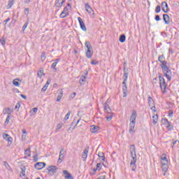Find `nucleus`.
Returning a JSON list of instances; mask_svg holds the SVG:
<instances>
[{
  "label": "nucleus",
  "mask_w": 179,
  "mask_h": 179,
  "mask_svg": "<svg viewBox=\"0 0 179 179\" xmlns=\"http://www.w3.org/2000/svg\"><path fill=\"white\" fill-rule=\"evenodd\" d=\"M136 110H133L129 120V134H135V124H136Z\"/></svg>",
  "instance_id": "nucleus-1"
},
{
  "label": "nucleus",
  "mask_w": 179,
  "mask_h": 179,
  "mask_svg": "<svg viewBox=\"0 0 179 179\" xmlns=\"http://www.w3.org/2000/svg\"><path fill=\"white\" fill-rule=\"evenodd\" d=\"M130 153L131 160L130 164H136V148H135V145H130Z\"/></svg>",
  "instance_id": "nucleus-2"
},
{
  "label": "nucleus",
  "mask_w": 179,
  "mask_h": 179,
  "mask_svg": "<svg viewBox=\"0 0 179 179\" xmlns=\"http://www.w3.org/2000/svg\"><path fill=\"white\" fill-rule=\"evenodd\" d=\"M159 86L161 87V90L163 93H166V89H167V84H166V80L163 76H159Z\"/></svg>",
  "instance_id": "nucleus-3"
},
{
  "label": "nucleus",
  "mask_w": 179,
  "mask_h": 179,
  "mask_svg": "<svg viewBox=\"0 0 179 179\" xmlns=\"http://www.w3.org/2000/svg\"><path fill=\"white\" fill-rule=\"evenodd\" d=\"M162 69L165 73V76L168 79V81L170 82L171 80V70L167 67V65L162 67Z\"/></svg>",
  "instance_id": "nucleus-4"
},
{
  "label": "nucleus",
  "mask_w": 179,
  "mask_h": 179,
  "mask_svg": "<svg viewBox=\"0 0 179 179\" xmlns=\"http://www.w3.org/2000/svg\"><path fill=\"white\" fill-rule=\"evenodd\" d=\"M58 171V168L56 166H50L46 169V173L49 176H54Z\"/></svg>",
  "instance_id": "nucleus-5"
},
{
  "label": "nucleus",
  "mask_w": 179,
  "mask_h": 179,
  "mask_svg": "<svg viewBox=\"0 0 179 179\" xmlns=\"http://www.w3.org/2000/svg\"><path fill=\"white\" fill-rule=\"evenodd\" d=\"M162 122L164 125H166V128L168 129V131H173V129H174V127H173L171 122H169V120L166 118L162 119Z\"/></svg>",
  "instance_id": "nucleus-6"
},
{
  "label": "nucleus",
  "mask_w": 179,
  "mask_h": 179,
  "mask_svg": "<svg viewBox=\"0 0 179 179\" xmlns=\"http://www.w3.org/2000/svg\"><path fill=\"white\" fill-rule=\"evenodd\" d=\"M65 155H66V152L64 150V148H62V150L59 152V159L57 161V163L59 164H61V163L64 162V159L65 158Z\"/></svg>",
  "instance_id": "nucleus-7"
},
{
  "label": "nucleus",
  "mask_w": 179,
  "mask_h": 179,
  "mask_svg": "<svg viewBox=\"0 0 179 179\" xmlns=\"http://www.w3.org/2000/svg\"><path fill=\"white\" fill-rule=\"evenodd\" d=\"M85 10H87V13H89V15H91L92 17H94V11L93 10V8H92L90 5L87 3L85 4Z\"/></svg>",
  "instance_id": "nucleus-8"
},
{
  "label": "nucleus",
  "mask_w": 179,
  "mask_h": 179,
  "mask_svg": "<svg viewBox=\"0 0 179 179\" xmlns=\"http://www.w3.org/2000/svg\"><path fill=\"white\" fill-rule=\"evenodd\" d=\"M166 57H164V55H162L159 56L158 61L159 62H161V68H163V66H166L167 65V62L165 61Z\"/></svg>",
  "instance_id": "nucleus-9"
},
{
  "label": "nucleus",
  "mask_w": 179,
  "mask_h": 179,
  "mask_svg": "<svg viewBox=\"0 0 179 179\" xmlns=\"http://www.w3.org/2000/svg\"><path fill=\"white\" fill-rule=\"evenodd\" d=\"M148 101L149 106L151 108V110H152V111L156 112V110H155L156 108V106H155V101H153L152 96H148Z\"/></svg>",
  "instance_id": "nucleus-10"
},
{
  "label": "nucleus",
  "mask_w": 179,
  "mask_h": 179,
  "mask_svg": "<svg viewBox=\"0 0 179 179\" xmlns=\"http://www.w3.org/2000/svg\"><path fill=\"white\" fill-rule=\"evenodd\" d=\"M78 20L79 22L80 29H82L83 31H86L87 29H86V25L85 24V22H83V20H82V17H78Z\"/></svg>",
  "instance_id": "nucleus-11"
},
{
  "label": "nucleus",
  "mask_w": 179,
  "mask_h": 179,
  "mask_svg": "<svg viewBox=\"0 0 179 179\" xmlns=\"http://www.w3.org/2000/svg\"><path fill=\"white\" fill-rule=\"evenodd\" d=\"M88 155H89V148H85L82 155V159L83 162H86V160H87Z\"/></svg>",
  "instance_id": "nucleus-12"
},
{
  "label": "nucleus",
  "mask_w": 179,
  "mask_h": 179,
  "mask_svg": "<svg viewBox=\"0 0 179 179\" xmlns=\"http://www.w3.org/2000/svg\"><path fill=\"white\" fill-rule=\"evenodd\" d=\"M45 166L46 164L45 162H38L35 164V169L36 170H41V169H44Z\"/></svg>",
  "instance_id": "nucleus-13"
},
{
  "label": "nucleus",
  "mask_w": 179,
  "mask_h": 179,
  "mask_svg": "<svg viewBox=\"0 0 179 179\" xmlns=\"http://www.w3.org/2000/svg\"><path fill=\"white\" fill-rule=\"evenodd\" d=\"M161 5L163 12H164V13H167L169 10L167 3L166 1H163Z\"/></svg>",
  "instance_id": "nucleus-14"
},
{
  "label": "nucleus",
  "mask_w": 179,
  "mask_h": 179,
  "mask_svg": "<svg viewBox=\"0 0 179 179\" xmlns=\"http://www.w3.org/2000/svg\"><path fill=\"white\" fill-rule=\"evenodd\" d=\"M124 74H123V83L122 85H125V82L128 80V70L124 67L123 69Z\"/></svg>",
  "instance_id": "nucleus-15"
},
{
  "label": "nucleus",
  "mask_w": 179,
  "mask_h": 179,
  "mask_svg": "<svg viewBox=\"0 0 179 179\" xmlns=\"http://www.w3.org/2000/svg\"><path fill=\"white\" fill-rule=\"evenodd\" d=\"M68 15H69V13H68V8L65 7L64 8L63 11L60 14V17H62V19H64V18L66 17V16H68Z\"/></svg>",
  "instance_id": "nucleus-16"
},
{
  "label": "nucleus",
  "mask_w": 179,
  "mask_h": 179,
  "mask_svg": "<svg viewBox=\"0 0 179 179\" xmlns=\"http://www.w3.org/2000/svg\"><path fill=\"white\" fill-rule=\"evenodd\" d=\"M99 131H100V127H99L98 126H90V132H92V134H96V132H99Z\"/></svg>",
  "instance_id": "nucleus-17"
},
{
  "label": "nucleus",
  "mask_w": 179,
  "mask_h": 179,
  "mask_svg": "<svg viewBox=\"0 0 179 179\" xmlns=\"http://www.w3.org/2000/svg\"><path fill=\"white\" fill-rule=\"evenodd\" d=\"M163 20L165 24H170V22H171V20H170V16H169V15L167 14L163 15Z\"/></svg>",
  "instance_id": "nucleus-18"
},
{
  "label": "nucleus",
  "mask_w": 179,
  "mask_h": 179,
  "mask_svg": "<svg viewBox=\"0 0 179 179\" xmlns=\"http://www.w3.org/2000/svg\"><path fill=\"white\" fill-rule=\"evenodd\" d=\"M63 174H64L65 179H74L73 176L66 170L63 171Z\"/></svg>",
  "instance_id": "nucleus-19"
},
{
  "label": "nucleus",
  "mask_w": 179,
  "mask_h": 179,
  "mask_svg": "<svg viewBox=\"0 0 179 179\" xmlns=\"http://www.w3.org/2000/svg\"><path fill=\"white\" fill-rule=\"evenodd\" d=\"M3 138L5 139V141H7V142H10V143H12L13 141V138H12L9 134H3Z\"/></svg>",
  "instance_id": "nucleus-20"
},
{
  "label": "nucleus",
  "mask_w": 179,
  "mask_h": 179,
  "mask_svg": "<svg viewBox=\"0 0 179 179\" xmlns=\"http://www.w3.org/2000/svg\"><path fill=\"white\" fill-rule=\"evenodd\" d=\"M122 85L123 97H127V94L128 93V87H127V82L125 81V84Z\"/></svg>",
  "instance_id": "nucleus-21"
},
{
  "label": "nucleus",
  "mask_w": 179,
  "mask_h": 179,
  "mask_svg": "<svg viewBox=\"0 0 179 179\" xmlns=\"http://www.w3.org/2000/svg\"><path fill=\"white\" fill-rule=\"evenodd\" d=\"M161 163L162 164H169V160L167 159V157H166V155L163 154L161 156Z\"/></svg>",
  "instance_id": "nucleus-22"
},
{
  "label": "nucleus",
  "mask_w": 179,
  "mask_h": 179,
  "mask_svg": "<svg viewBox=\"0 0 179 179\" xmlns=\"http://www.w3.org/2000/svg\"><path fill=\"white\" fill-rule=\"evenodd\" d=\"M66 0H56L55 6L57 8H61L62 5H64V2H65Z\"/></svg>",
  "instance_id": "nucleus-23"
},
{
  "label": "nucleus",
  "mask_w": 179,
  "mask_h": 179,
  "mask_svg": "<svg viewBox=\"0 0 179 179\" xmlns=\"http://www.w3.org/2000/svg\"><path fill=\"white\" fill-rule=\"evenodd\" d=\"M103 110L105 113H111V108H110V106H108L107 102L103 104Z\"/></svg>",
  "instance_id": "nucleus-24"
},
{
  "label": "nucleus",
  "mask_w": 179,
  "mask_h": 179,
  "mask_svg": "<svg viewBox=\"0 0 179 179\" xmlns=\"http://www.w3.org/2000/svg\"><path fill=\"white\" fill-rule=\"evenodd\" d=\"M162 171L164 172V176H166V173H167V171L169 170V164H162Z\"/></svg>",
  "instance_id": "nucleus-25"
},
{
  "label": "nucleus",
  "mask_w": 179,
  "mask_h": 179,
  "mask_svg": "<svg viewBox=\"0 0 179 179\" xmlns=\"http://www.w3.org/2000/svg\"><path fill=\"white\" fill-rule=\"evenodd\" d=\"M85 45L87 48V51L93 50V47H92V43L90 41H85Z\"/></svg>",
  "instance_id": "nucleus-26"
},
{
  "label": "nucleus",
  "mask_w": 179,
  "mask_h": 179,
  "mask_svg": "<svg viewBox=\"0 0 179 179\" xmlns=\"http://www.w3.org/2000/svg\"><path fill=\"white\" fill-rule=\"evenodd\" d=\"M63 96H64V92H62V90H61L59 92V94L57 95V101H58V102L61 101V99H62Z\"/></svg>",
  "instance_id": "nucleus-27"
},
{
  "label": "nucleus",
  "mask_w": 179,
  "mask_h": 179,
  "mask_svg": "<svg viewBox=\"0 0 179 179\" xmlns=\"http://www.w3.org/2000/svg\"><path fill=\"white\" fill-rule=\"evenodd\" d=\"M98 156H99L101 162H104V160H106V157L104 156V152H99L98 153Z\"/></svg>",
  "instance_id": "nucleus-28"
},
{
  "label": "nucleus",
  "mask_w": 179,
  "mask_h": 179,
  "mask_svg": "<svg viewBox=\"0 0 179 179\" xmlns=\"http://www.w3.org/2000/svg\"><path fill=\"white\" fill-rule=\"evenodd\" d=\"M10 121V113H9L7 115V117L6 119V121L4 122V125H8L9 124V122Z\"/></svg>",
  "instance_id": "nucleus-29"
},
{
  "label": "nucleus",
  "mask_w": 179,
  "mask_h": 179,
  "mask_svg": "<svg viewBox=\"0 0 179 179\" xmlns=\"http://www.w3.org/2000/svg\"><path fill=\"white\" fill-rule=\"evenodd\" d=\"M20 80L19 78H15L13 80V84L14 86H20V83H19Z\"/></svg>",
  "instance_id": "nucleus-30"
},
{
  "label": "nucleus",
  "mask_w": 179,
  "mask_h": 179,
  "mask_svg": "<svg viewBox=\"0 0 179 179\" xmlns=\"http://www.w3.org/2000/svg\"><path fill=\"white\" fill-rule=\"evenodd\" d=\"M125 40H127V37L125 36V35L124 34L120 35L119 41L120 43H125Z\"/></svg>",
  "instance_id": "nucleus-31"
},
{
  "label": "nucleus",
  "mask_w": 179,
  "mask_h": 179,
  "mask_svg": "<svg viewBox=\"0 0 179 179\" xmlns=\"http://www.w3.org/2000/svg\"><path fill=\"white\" fill-rule=\"evenodd\" d=\"M158 119L159 116L157 115L152 116V124H154V125H156V124H157Z\"/></svg>",
  "instance_id": "nucleus-32"
},
{
  "label": "nucleus",
  "mask_w": 179,
  "mask_h": 179,
  "mask_svg": "<svg viewBox=\"0 0 179 179\" xmlns=\"http://www.w3.org/2000/svg\"><path fill=\"white\" fill-rule=\"evenodd\" d=\"M86 57L87 58H92L93 57V52L92 50H87Z\"/></svg>",
  "instance_id": "nucleus-33"
},
{
  "label": "nucleus",
  "mask_w": 179,
  "mask_h": 179,
  "mask_svg": "<svg viewBox=\"0 0 179 179\" xmlns=\"http://www.w3.org/2000/svg\"><path fill=\"white\" fill-rule=\"evenodd\" d=\"M106 120L108 121H111V120H113V113H108V115H106Z\"/></svg>",
  "instance_id": "nucleus-34"
},
{
  "label": "nucleus",
  "mask_w": 179,
  "mask_h": 179,
  "mask_svg": "<svg viewBox=\"0 0 179 179\" xmlns=\"http://www.w3.org/2000/svg\"><path fill=\"white\" fill-rule=\"evenodd\" d=\"M26 175V168H21V173H20V177H24Z\"/></svg>",
  "instance_id": "nucleus-35"
},
{
  "label": "nucleus",
  "mask_w": 179,
  "mask_h": 179,
  "mask_svg": "<svg viewBox=\"0 0 179 179\" xmlns=\"http://www.w3.org/2000/svg\"><path fill=\"white\" fill-rule=\"evenodd\" d=\"M0 43L1 45H5V44H6V38H5V37H2L0 38Z\"/></svg>",
  "instance_id": "nucleus-36"
},
{
  "label": "nucleus",
  "mask_w": 179,
  "mask_h": 179,
  "mask_svg": "<svg viewBox=\"0 0 179 179\" xmlns=\"http://www.w3.org/2000/svg\"><path fill=\"white\" fill-rule=\"evenodd\" d=\"M85 80H86V76H82L80 79V83L81 85H85Z\"/></svg>",
  "instance_id": "nucleus-37"
},
{
  "label": "nucleus",
  "mask_w": 179,
  "mask_h": 179,
  "mask_svg": "<svg viewBox=\"0 0 179 179\" xmlns=\"http://www.w3.org/2000/svg\"><path fill=\"white\" fill-rule=\"evenodd\" d=\"M71 116V111H69L67 114L64 117V120L68 121L69 120V117Z\"/></svg>",
  "instance_id": "nucleus-38"
},
{
  "label": "nucleus",
  "mask_w": 179,
  "mask_h": 179,
  "mask_svg": "<svg viewBox=\"0 0 179 179\" xmlns=\"http://www.w3.org/2000/svg\"><path fill=\"white\" fill-rule=\"evenodd\" d=\"M14 3V1L13 0H9L8 1V9H10V8H12V6L13 5Z\"/></svg>",
  "instance_id": "nucleus-39"
},
{
  "label": "nucleus",
  "mask_w": 179,
  "mask_h": 179,
  "mask_svg": "<svg viewBox=\"0 0 179 179\" xmlns=\"http://www.w3.org/2000/svg\"><path fill=\"white\" fill-rule=\"evenodd\" d=\"M99 171V169L97 168L93 169L90 172L91 176H94V174H96V171Z\"/></svg>",
  "instance_id": "nucleus-40"
},
{
  "label": "nucleus",
  "mask_w": 179,
  "mask_h": 179,
  "mask_svg": "<svg viewBox=\"0 0 179 179\" xmlns=\"http://www.w3.org/2000/svg\"><path fill=\"white\" fill-rule=\"evenodd\" d=\"M162 10V8L160 6H157L155 8V13H160V11Z\"/></svg>",
  "instance_id": "nucleus-41"
},
{
  "label": "nucleus",
  "mask_w": 179,
  "mask_h": 179,
  "mask_svg": "<svg viewBox=\"0 0 179 179\" xmlns=\"http://www.w3.org/2000/svg\"><path fill=\"white\" fill-rule=\"evenodd\" d=\"M27 26H29V22H27L24 24L22 27V31H24L26 29H27Z\"/></svg>",
  "instance_id": "nucleus-42"
},
{
  "label": "nucleus",
  "mask_w": 179,
  "mask_h": 179,
  "mask_svg": "<svg viewBox=\"0 0 179 179\" xmlns=\"http://www.w3.org/2000/svg\"><path fill=\"white\" fill-rule=\"evenodd\" d=\"M25 155H27V156H29V157H30L31 156V154L30 153V148H28L25 150Z\"/></svg>",
  "instance_id": "nucleus-43"
},
{
  "label": "nucleus",
  "mask_w": 179,
  "mask_h": 179,
  "mask_svg": "<svg viewBox=\"0 0 179 179\" xmlns=\"http://www.w3.org/2000/svg\"><path fill=\"white\" fill-rule=\"evenodd\" d=\"M3 163L6 169H7V170H9L10 169V166H9V164L8 163V162L5 161Z\"/></svg>",
  "instance_id": "nucleus-44"
},
{
  "label": "nucleus",
  "mask_w": 179,
  "mask_h": 179,
  "mask_svg": "<svg viewBox=\"0 0 179 179\" xmlns=\"http://www.w3.org/2000/svg\"><path fill=\"white\" fill-rule=\"evenodd\" d=\"M130 166L131 167L132 171H135L136 170V164H130Z\"/></svg>",
  "instance_id": "nucleus-45"
},
{
  "label": "nucleus",
  "mask_w": 179,
  "mask_h": 179,
  "mask_svg": "<svg viewBox=\"0 0 179 179\" xmlns=\"http://www.w3.org/2000/svg\"><path fill=\"white\" fill-rule=\"evenodd\" d=\"M43 72H44V71H43V70L38 71V76L39 78H42V77H43V75H44Z\"/></svg>",
  "instance_id": "nucleus-46"
},
{
  "label": "nucleus",
  "mask_w": 179,
  "mask_h": 179,
  "mask_svg": "<svg viewBox=\"0 0 179 179\" xmlns=\"http://www.w3.org/2000/svg\"><path fill=\"white\" fill-rule=\"evenodd\" d=\"M64 124L62 123H59L57 125V127H56V129H61V128H62Z\"/></svg>",
  "instance_id": "nucleus-47"
},
{
  "label": "nucleus",
  "mask_w": 179,
  "mask_h": 179,
  "mask_svg": "<svg viewBox=\"0 0 179 179\" xmlns=\"http://www.w3.org/2000/svg\"><path fill=\"white\" fill-rule=\"evenodd\" d=\"M50 82H51V80H48L46 83L45 84L44 87H46L47 89H48V86H50Z\"/></svg>",
  "instance_id": "nucleus-48"
},
{
  "label": "nucleus",
  "mask_w": 179,
  "mask_h": 179,
  "mask_svg": "<svg viewBox=\"0 0 179 179\" xmlns=\"http://www.w3.org/2000/svg\"><path fill=\"white\" fill-rule=\"evenodd\" d=\"M96 169H98V171H100V170H101V163H98L96 164Z\"/></svg>",
  "instance_id": "nucleus-49"
},
{
  "label": "nucleus",
  "mask_w": 179,
  "mask_h": 179,
  "mask_svg": "<svg viewBox=\"0 0 179 179\" xmlns=\"http://www.w3.org/2000/svg\"><path fill=\"white\" fill-rule=\"evenodd\" d=\"M41 59L42 61H45V53H42V55L41 56Z\"/></svg>",
  "instance_id": "nucleus-50"
},
{
  "label": "nucleus",
  "mask_w": 179,
  "mask_h": 179,
  "mask_svg": "<svg viewBox=\"0 0 179 179\" xmlns=\"http://www.w3.org/2000/svg\"><path fill=\"white\" fill-rule=\"evenodd\" d=\"M91 64H92V65H99V62L95 61V60H92V61L91 62Z\"/></svg>",
  "instance_id": "nucleus-51"
},
{
  "label": "nucleus",
  "mask_w": 179,
  "mask_h": 179,
  "mask_svg": "<svg viewBox=\"0 0 179 179\" xmlns=\"http://www.w3.org/2000/svg\"><path fill=\"white\" fill-rule=\"evenodd\" d=\"M57 62H54V63H52V64L51 65V68H52L53 69H55V66H57Z\"/></svg>",
  "instance_id": "nucleus-52"
},
{
  "label": "nucleus",
  "mask_w": 179,
  "mask_h": 179,
  "mask_svg": "<svg viewBox=\"0 0 179 179\" xmlns=\"http://www.w3.org/2000/svg\"><path fill=\"white\" fill-rule=\"evenodd\" d=\"M76 96V92H73L71 95H70V99H75V96Z\"/></svg>",
  "instance_id": "nucleus-53"
},
{
  "label": "nucleus",
  "mask_w": 179,
  "mask_h": 179,
  "mask_svg": "<svg viewBox=\"0 0 179 179\" xmlns=\"http://www.w3.org/2000/svg\"><path fill=\"white\" fill-rule=\"evenodd\" d=\"M24 14L27 15V16H29V8H25Z\"/></svg>",
  "instance_id": "nucleus-54"
},
{
  "label": "nucleus",
  "mask_w": 179,
  "mask_h": 179,
  "mask_svg": "<svg viewBox=\"0 0 179 179\" xmlns=\"http://www.w3.org/2000/svg\"><path fill=\"white\" fill-rule=\"evenodd\" d=\"M156 22H159L160 20V16L159 15H155Z\"/></svg>",
  "instance_id": "nucleus-55"
},
{
  "label": "nucleus",
  "mask_w": 179,
  "mask_h": 179,
  "mask_svg": "<svg viewBox=\"0 0 179 179\" xmlns=\"http://www.w3.org/2000/svg\"><path fill=\"white\" fill-rule=\"evenodd\" d=\"M10 18L8 17V18H7L6 20H4L3 23L4 24H6L8 23V22H10Z\"/></svg>",
  "instance_id": "nucleus-56"
},
{
  "label": "nucleus",
  "mask_w": 179,
  "mask_h": 179,
  "mask_svg": "<svg viewBox=\"0 0 179 179\" xmlns=\"http://www.w3.org/2000/svg\"><path fill=\"white\" fill-rule=\"evenodd\" d=\"M32 111L36 114V113H37V111H38V108H34L32 109Z\"/></svg>",
  "instance_id": "nucleus-57"
},
{
  "label": "nucleus",
  "mask_w": 179,
  "mask_h": 179,
  "mask_svg": "<svg viewBox=\"0 0 179 179\" xmlns=\"http://www.w3.org/2000/svg\"><path fill=\"white\" fill-rule=\"evenodd\" d=\"M97 179H106V176L102 175V176H99V178H98Z\"/></svg>",
  "instance_id": "nucleus-58"
},
{
  "label": "nucleus",
  "mask_w": 179,
  "mask_h": 179,
  "mask_svg": "<svg viewBox=\"0 0 179 179\" xmlns=\"http://www.w3.org/2000/svg\"><path fill=\"white\" fill-rule=\"evenodd\" d=\"M169 117H173V110L169 111Z\"/></svg>",
  "instance_id": "nucleus-59"
},
{
  "label": "nucleus",
  "mask_w": 179,
  "mask_h": 179,
  "mask_svg": "<svg viewBox=\"0 0 179 179\" xmlns=\"http://www.w3.org/2000/svg\"><path fill=\"white\" fill-rule=\"evenodd\" d=\"M46 91H47V87L43 86L41 89V92H46Z\"/></svg>",
  "instance_id": "nucleus-60"
},
{
  "label": "nucleus",
  "mask_w": 179,
  "mask_h": 179,
  "mask_svg": "<svg viewBox=\"0 0 179 179\" xmlns=\"http://www.w3.org/2000/svg\"><path fill=\"white\" fill-rule=\"evenodd\" d=\"M22 141H26V134H23V135L22 136Z\"/></svg>",
  "instance_id": "nucleus-61"
},
{
  "label": "nucleus",
  "mask_w": 179,
  "mask_h": 179,
  "mask_svg": "<svg viewBox=\"0 0 179 179\" xmlns=\"http://www.w3.org/2000/svg\"><path fill=\"white\" fill-rule=\"evenodd\" d=\"M10 109V108H8V109H6L5 110H3V114H8V111H9Z\"/></svg>",
  "instance_id": "nucleus-62"
},
{
  "label": "nucleus",
  "mask_w": 179,
  "mask_h": 179,
  "mask_svg": "<svg viewBox=\"0 0 179 179\" xmlns=\"http://www.w3.org/2000/svg\"><path fill=\"white\" fill-rule=\"evenodd\" d=\"M21 97L22 99H24V100H26V99H27V97L26 96V95H24V94H20Z\"/></svg>",
  "instance_id": "nucleus-63"
},
{
  "label": "nucleus",
  "mask_w": 179,
  "mask_h": 179,
  "mask_svg": "<svg viewBox=\"0 0 179 179\" xmlns=\"http://www.w3.org/2000/svg\"><path fill=\"white\" fill-rule=\"evenodd\" d=\"M15 108H20V104L19 103L16 104Z\"/></svg>",
  "instance_id": "nucleus-64"
}]
</instances>
